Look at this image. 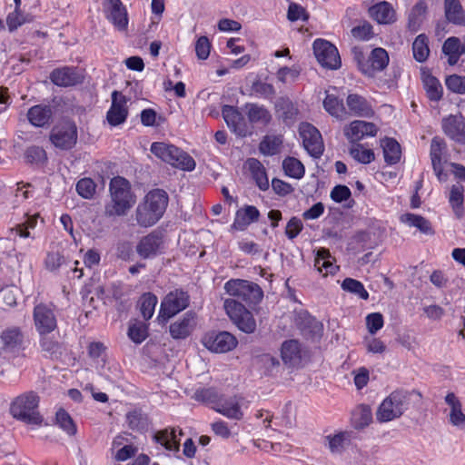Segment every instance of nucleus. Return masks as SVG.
I'll return each instance as SVG.
<instances>
[{"mask_svg":"<svg viewBox=\"0 0 465 465\" xmlns=\"http://www.w3.org/2000/svg\"><path fill=\"white\" fill-rule=\"evenodd\" d=\"M194 398L196 401L204 403H217L218 395L213 389L208 388L196 391Z\"/></svg>","mask_w":465,"mask_h":465,"instance_id":"obj_64","label":"nucleus"},{"mask_svg":"<svg viewBox=\"0 0 465 465\" xmlns=\"http://www.w3.org/2000/svg\"><path fill=\"white\" fill-rule=\"evenodd\" d=\"M244 112L251 124H261L267 125L272 120V114L264 105H260L254 103H247L244 105Z\"/></svg>","mask_w":465,"mask_h":465,"instance_id":"obj_29","label":"nucleus"},{"mask_svg":"<svg viewBox=\"0 0 465 465\" xmlns=\"http://www.w3.org/2000/svg\"><path fill=\"white\" fill-rule=\"evenodd\" d=\"M446 86L456 94H465V76L452 74L446 78Z\"/></svg>","mask_w":465,"mask_h":465,"instance_id":"obj_59","label":"nucleus"},{"mask_svg":"<svg viewBox=\"0 0 465 465\" xmlns=\"http://www.w3.org/2000/svg\"><path fill=\"white\" fill-rule=\"evenodd\" d=\"M0 338L5 350L14 351L21 347L24 336L19 328L12 327L5 330Z\"/></svg>","mask_w":465,"mask_h":465,"instance_id":"obj_36","label":"nucleus"},{"mask_svg":"<svg viewBox=\"0 0 465 465\" xmlns=\"http://www.w3.org/2000/svg\"><path fill=\"white\" fill-rule=\"evenodd\" d=\"M96 184L90 178H83L76 183V191L84 199H91L95 193Z\"/></svg>","mask_w":465,"mask_h":465,"instance_id":"obj_57","label":"nucleus"},{"mask_svg":"<svg viewBox=\"0 0 465 465\" xmlns=\"http://www.w3.org/2000/svg\"><path fill=\"white\" fill-rule=\"evenodd\" d=\"M259 362L264 370V374L272 376L280 371L281 364L277 358L270 354H262L259 358Z\"/></svg>","mask_w":465,"mask_h":465,"instance_id":"obj_55","label":"nucleus"},{"mask_svg":"<svg viewBox=\"0 0 465 465\" xmlns=\"http://www.w3.org/2000/svg\"><path fill=\"white\" fill-rule=\"evenodd\" d=\"M27 119L35 127H47L50 125L54 116V111L49 104H36L29 108Z\"/></svg>","mask_w":465,"mask_h":465,"instance_id":"obj_19","label":"nucleus"},{"mask_svg":"<svg viewBox=\"0 0 465 465\" xmlns=\"http://www.w3.org/2000/svg\"><path fill=\"white\" fill-rule=\"evenodd\" d=\"M447 146L442 138L438 136L434 137L430 143V155L431 159L432 167L437 168V164L442 163V158L446 153Z\"/></svg>","mask_w":465,"mask_h":465,"instance_id":"obj_48","label":"nucleus"},{"mask_svg":"<svg viewBox=\"0 0 465 465\" xmlns=\"http://www.w3.org/2000/svg\"><path fill=\"white\" fill-rule=\"evenodd\" d=\"M157 304V298L153 293H144L140 300V311L145 320L152 318L154 308Z\"/></svg>","mask_w":465,"mask_h":465,"instance_id":"obj_52","label":"nucleus"},{"mask_svg":"<svg viewBox=\"0 0 465 465\" xmlns=\"http://www.w3.org/2000/svg\"><path fill=\"white\" fill-rule=\"evenodd\" d=\"M413 56L416 61L422 63L427 60L430 49L428 46V37L421 34L419 35L412 44Z\"/></svg>","mask_w":465,"mask_h":465,"instance_id":"obj_46","label":"nucleus"},{"mask_svg":"<svg viewBox=\"0 0 465 465\" xmlns=\"http://www.w3.org/2000/svg\"><path fill=\"white\" fill-rule=\"evenodd\" d=\"M389 61L390 58L387 51L381 47H377L371 52L367 62L359 61L358 64L361 71L364 74L373 76L377 72L384 70Z\"/></svg>","mask_w":465,"mask_h":465,"instance_id":"obj_15","label":"nucleus"},{"mask_svg":"<svg viewBox=\"0 0 465 465\" xmlns=\"http://www.w3.org/2000/svg\"><path fill=\"white\" fill-rule=\"evenodd\" d=\"M282 168L286 175L294 179H301L305 173L302 162L294 157L285 158L282 162Z\"/></svg>","mask_w":465,"mask_h":465,"instance_id":"obj_45","label":"nucleus"},{"mask_svg":"<svg viewBox=\"0 0 465 465\" xmlns=\"http://www.w3.org/2000/svg\"><path fill=\"white\" fill-rule=\"evenodd\" d=\"M224 310L230 320L239 330L245 333H252L256 330V322L250 311L235 299H226Z\"/></svg>","mask_w":465,"mask_h":465,"instance_id":"obj_7","label":"nucleus"},{"mask_svg":"<svg viewBox=\"0 0 465 465\" xmlns=\"http://www.w3.org/2000/svg\"><path fill=\"white\" fill-rule=\"evenodd\" d=\"M442 129L450 139L460 143L465 142V125L461 115H449L444 118Z\"/></svg>","mask_w":465,"mask_h":465,"instance_id":"obj_22","label":"nucleus"},{"mask_svg":"<svg viewBox=\"0 0 465 465\" xmlns=\"http://www.w3.org/2000/svg\"><path fill=\"white\" fill-rule=\"evenodd\" d=\"M39 397L34 391L18 396L11 404L10 412L14 418L27 424L39 425L43 418L38 411Z\"/></svg>","mask_w":465,"mask_h":465,"instance_id":"obj_4","label":"nucleus"},{"mask_svg":"<svg viewBox=\"0 0 465 465\" xmlns=\"http://www.w3.org/2000/svg\"><path fill=\"white\" fill-rule=\"evenodd\" d=\"M281 356L285 364L294 366L301 361L300 343L295 340L285 341L281 348Z\"/></svg>","mask_w":465,"mask_h":465,"instance_id":"obj_33","label":"nucleus"},{"mask_svg":"<svg viewBox=\"0 0 465 465\" xmlns=\"http://www.w3.org/2000/svg\"><path fill=\"white\" fill-rule=\"evenodd\" d=\"M324 109L333 117L343 119L346 115L345 107L341 100L332 94H327L323 100Z\"/></svg>","mask_w":465,"mask_h":465,"instance_id":"obj_43","label":"nucleus"},{"mask_svg":"<svg viewBox=\"0 0 465 465\" xmlns=\"http://www.w3.org/2000/svg\"><path fill=\"white\" fill-rule=\"evenodd\" d=\"M223 116L228 127L239 136H245L248 133L247 125L242 114L233 106L224 105L222 110Z\"/></svg>","mask_w":465,"mask_h":465,"instance_id":"obj_20","label":"nucleus"},{"mask_svg":"<svg viewBox=\"0 0 465 465\" xmlns=\"http://www.w3.org/2000/svg\"><path fill=\"white\" fill-rule=\"evenodd\" d=\"M107 18L118 30H124L128 25L127 12L120 0H108Z\"/></svg>","mask_w":465,"mask_h":465,"instance_id":"obj_26","label":"nucleus"},{"mask_svg":"<svg viewBox=\"0 0 465 465\" xmlns=\"http://www.w3.org/2000/svg\"><path fill=\"white\" fill-rule=\"evenodd\" d=\"M64 262V257L59 252H50L45 260V268L54 272L58 270Z\"/></svg>","mask_w":465,"mask_h":465,"instance_id":"obj_60","label":"nucleus"},{"mask_svg":"<svg viewBox=\"0 0 465 465\" xmlns=\"http://www.w3.org/2000/svg\"><path fill=\"white\" fill-rule=\"evenodd\" d=\"M283 143L282 135H265L259 144V150L263 155L272 156L280 153Z\"/></svg>","mask_w":465,"mask_h":465,"instance_id":"obj_37","label":"nucleus"},{"mask_svg":"<svg viewBox=\"0 0 465 465\" xmlns=\"http://www.w3.org/2000/svg\"><path fill=\"white\" fill-rule=\"evenodd\" d=\"M328 448L332 454H341L350 443V434L341 431L334 435L325 437Z\"/></svg>","mask_w":465,"mask_h":465,"instance_id":"obj_41","label":"nucleus"},{"mask_svg":"<svg viewBox=\"0 0 465 465\" xmlns=\"http://www.w3.org/2000/svg\"><path fill=\"white\" fill-rule=\"evenodd\" d=\"M50 79L55 85L67 87L82 83L83 76L75 68L63 67L54 69L50 74Z\"/></svg>","mask_w":465,"mask_h":465,"instance_id":"obj_23","label":"nucleus"},{"mask_svg":"<svg viewBox=\"0 0 465 465\" xmlns=\"http://www.w3.org/2000/svg\"><path fill=\"white\" fill-rule=\"evenodd\" d=\"M383 316L379 312L368 314L366 317V325L371 334H375L383 327Z\"/></svg>","mask_w":465,"mask_h":465,"instance_id":"obj_63","label":"nucleus"},{"mask_svg":"<svg viewBox=\"0 0 465 465\" xmlns=\"http://www.w3.org/2000/svg\"><path fill=\"white\" fill-rule=\"evenodd\" d=\"M378 128L372 123L355 120L344 127V135L351 143H358L359 141L369 136H375Z\"/></svg>","mask_w":465,"mask_h":465,"instance_id":"obj_17","label":"nucleus"},{"mask_svg":"<svg viewBox=\"0 0 465 465\" xmlns=\"http://www.w3.org/2000/svg\"><path fill=\"white\" fill-rule=\"evenodd\" d=\"M195 325V314L192 312H188L183 318L170 325V334L175 340L185 339L192 333Z\"/></svg>","mask_w":465,"mask_h":465,"instance_id":"obj_21","label":"nucleus"},{"mask_svg":"<svg viewBox=\"0 0 465 465\" xmlns=\"http://www.w3.org/2000/svg\"><path fill=\"white\" fill-rule=\"evenodd\" d=\"M34 322L40 336L47 335L57 327V320L51 305L36 304L34 308Z\"/></svg>","mask_w":465,"mask_h":465,"instance_id":"obj_12","label":"nucleus"},{"mask_svg":"<svg viewBox=\"0 0 465 465\" xmlns=\"http://www.w3.org/2000/svg\"><path fill=\"white\" fill-rule=\"evenodd\" d=\"M422 81L428 98L431 101H440L443 94L440 81L431 74L424 75Z\"/></svg>","mask_w":465,"mask_h":465,"instance_id":"obj_44","label":"nucleus"},{"mask_svg":"<svg viewBox=\"0 0 465 465\" xmlns=\"http://www.w3.org/2000/svg\"><path fill=\"white\" fill-rule=\"evenodd\" d=\"M401 221L411 227L417 228L422 233L428 235H431L434 233L430 223L420 215L414 213H406L401 217Z\"/></svg>","mask_w":465,"mask_h":465,"instance_id":"obj_39","label":"nucleus"},{"mask_svg":"<svg viewBox=\"0 0 465 465\" xmlns=\"http://www.w3.org/2000/svg\"><path fill=\"white\" fill-rule=\"evenodd\" d=\"M202 343L212 352L225 353L236 348L238 341L229 331H209L202 338Z\"/></svg>","mask_w":465,"mask_h":465,"instance_id":"obj_9","label":"nucleus"},{"mask_svg":"<svg viewBox=\"0 0 465 465\" xmlns=\"http://www.w3.org/2000/svg\"><path fill=\"white\" fill-rule=\"evenodd\" d=\"M314 55L319 64L328 69H338L341 66V57L337 48L330 42L316 39L313 42Z\"/></svg>","mask_w":465,"mask_h":465,"instance_id":"obj_10","label":"nucleus"},{"mask_svg":"<svg viewBox=\"0 0 465 465\" xmlns=\"http://www.w3.org/2000/svg\"><path fill=\"white\" fill-rule=\"evenodd\" d=\"M384 160L388 164H395L401 159V145L393 138H385L381 141Z\"/></svg>","mask_w":465,"mask_h":465,"instance_id":"obj_38","label":"nucleus"},{"mask_svg":"<svg viewBox=\"0 0 465 465\" xmlns=\"http://www.w3.org/2000/svg\"><path fill=\"white\" fill-rule=\"evenodd\" d=\"M150 150L157 158L176 168L184 171H193L195 168L193 158L173 144L154 142Z\"/></svg>","mask_w":465,"mask_h":465,"instance_id":"obj_3","label":"nucleus"},{"mask_svg":"<svg viewBox=\"0 0 465 465\" xmlns=\"http://www.w3.org/2000/svg\"><path fill=\"white\" fill-rule=\"evenodd\" d=\"M347 105L350 111L358 116H371L373 114L372 108L369 102L363 97L356 94H349L347 97Z\"/></svg>","mask_w":465,"mask_h":465,"instance_id":"obj_32","label":"nucleus"},{"mask_svg":"<svg viewBox=\"0 0 465 465\" xmlns=\"http://www.w3.org/2000/svg\"><path fill=\"white\" fill-rule=\"evenodd\" d=\"M77 126L74 121L63 120L52 128L50 142L58 149L70 150L77 142Z\"/></svg>","mask_w":465,"mask_h":465,"instance_id":"obj_8","label":"nucleus"},{"mask_svg":"<svg viewBox=\"0 0 465 465\" xmlns=\"http://www.w3.org/2000/svg\"><path fill=\"white\" fill-rule=\"evenodd\" d=\"M445 402L450 406L449 420L452 426L465 432V414L461 410V402L453 392L445 396Z\"/></svg>","mask_w":465,"mask_h":465,"instance_id":"obj_28","label":"nucleus"},{"mask_svg":"<svg viewBox=\"0 0 465 465\" xmlns=\"http://www.w3.org/2000/svg\"><path fill=\"white\" fill-rule=\"evenodd\" d=\"M299 131L308 153L314 158H320L323 153L324 145L319 130L311 124L303 123L300 125Z\"/></svg>","mask_w":465,"mask_h":465,"instance_id":"obj_13","label":"nucleus"},{"mask_svg":"<svg viewBox=\"0 0 465 465\" xmlns=\"http://www.w3.org/2000/svg\"><path fill=\"white\" fill-rule=\"evenodd\" d=\"M251 90L252 94L265 99H272L275 94V88L272 84L262 81H254Z\"/></svg>","mask_w":465,"mask_h":465,"instance_id":"obj_56","label":"nucleus"},{"mask_svg":"<svg viewBox=\"0 0 465 465\" xmlns=\"http://www.w3.org/2000/svg\"><path fill=\"white\" fill-rule=\"evenodd\" d=\"M37 215L27 217L25 223L16 225L13 231L15 232V234L22 238L30 237L29 229H34L37 223Z\"/></svg>","mask_w":465,"mask_h":465,"instance_id":"obj_61","label":"nucleus"},{"mask_svg":"<svg viewBox=\"0 0 465 465\" xmlns=\"http://www.w3.org/2000/svg\"><path fill=\"white\" fill-rule=\"evenodd\" d=\"M463 192L464 187L460 183L453 184L450 192L449 202L458 217L461 215L462 212Z\"/></svg>","mask_w":465,"mask_h":465,"instance_id":"obj_49","label":"nucleus"},{"mask_svg":"<svg viewBox=\"0 0 465 465\" xmlns=\"http://www.w3.org/2000/svg\"><path fill=\"white\" fill-rule=\"evenodd\" d=\"M351 156L361 163H370L374 160V153L371 149H366L362 144L352 143L350 149Z\"/></svg>","mask_w":465,"mask_h":465,"instance_id":"obj_50","label":"nucleus"},{"mask_svg":"<svg viewBox=\"0 0 465 465\" xmlns=\"http://www.w3.org/2000/svg\"><path fill=\"white\" fill-rule=\"evenodd\" d=\"M260 217L259 210L253 205H245L237 210L232 227L237 231H244L252 223Z\"/></svg>","mask_w":465,"mask_h":465,"instance_id":"obj_27","label":"nucleus"},{"mask_svg":"<svg viewBox=\"0 0 465 465\" xmlns=\"http://www.w3.org/2000/svg\"><path fill=\"white\" fill-rule=\"evenodd\" d=\"M213 408L215 411L229 419L240 420L243 417L241 405L235 398H230L223 401L217 402Z\"/></svg>","mask_w":465,"mask_h":465,"instance_id":"obj_30","label":"nucleus"},{"mask_svg":"<svg viewBox=\"0 0 465 465\" xmlns=\"http://www.w3.org/2000/svg\"><path fill=\"white\" fill-rule=\"evenodd\" d=\"M190 297L183 290L170 292L163 300L160 309V317L164 321L183 311L189 305Z\"/></svg>","mask_w":465,"mask_h":465,"instance_id":"obj_11","label":"nucleus"},{"mask_svg":"<svg viewBox=\"0 0 465 465\" xmlns=\"http://www.w3.org/2000/svg\"><path fill=\"white\" fill-rule=\"evenodd\" d=\"M126 103L127 99L122 93L118 91L112 93V105L106 114V119L111 125H119L126 120L128 115Z\"/></svg>","mask_w":465,"mask_h":465,"instance_id":"obj_18","label":"nucleus"},{"mask_svg":"<svg viewBox=\"0 0 465 465\" xmlns=\"http://www.w3.org/2000/svg\"><path fill=\"white\" fill-rule=\"evenodd\" d=\"M110 200L105 203L104 215L106 218L125 216L136 203V196L132 191L130 182L116 176L109 183Z\"/></svg>","mask_w":465,"mask_h":465,"instance_id":"obj_1","label":"nucleus"},{"mask_svg":"<svg viewBox=\"0 0 465 465\" xmlns=\"http://www.w3.org/2000/svg\"><path fill=\"white\" fill-rule=\"evenodd\" d=\"M444 9L449 22L465 25V13L459 0H444Z\"/></svg>","mask_w":465,"mask_h":465,"instance_id":"obj_34","label":"nucleus"},{"mask_svg":"<svg viewBox=\"0 0 465 465\" xmlns=\"http://www.w3.org/2000/svg\"><path fill=\"white\" fill-rule=\"evenodd\" d=\"M341 288L346 292L358 295L360 298L363 300H367L369 298V293L365 290L363 284L360 281H357L355 279H344L341 283Z\"/></svg>","mask_w":465,"mask_h":465,"instance_id":"obj_53","label":"nucleus"},{"mask_svg":"<svg viewBox=\"0 0 465 465\" xmlns=\"http://www.w3.org/2000/svg\"><path fill=\"white\" fill-rule=\"evenodd\" d=\"M168 205V195L161 189L150 191L135 209V221L141 227L154 225L163 215Z\"/></svg>","mask_w":465,"mask_h":465,"instance_id":"obj_2","label":"nucleus"},{"mask_svg":"<svg viewBox=\"0 0 465 465\" xmlns=\"http://www.w3.org/2000/svg\"><path fill=\"white\" fill-rule=\"evenodd\" d=\"M56 424L68 435L73 436L76 433V425L73 419L64 409H59L55 416Z\"/></svg>","mask_w":465,"mask_h":465,"instance_id":"obj_51","label":"nucleus"},{"mask_svg":"<svg viewBox=\"0 0 465 465\" xmlns=\"http://www.w3.org/2000/svg\"><path fill=\"white\" fill-rule=\"evenodd\" d=\"M183 432L180 430L177 435V429L173 427H168L163 430H159L154 432L153 440L155 443L163 447L169 453L176 455L180 450V440L179 436H182Z\"/></svg>","mask_w":465,"mask_h":465,"instance_id":"obj_16","label":"nucleus"},{"mask_svg":"<svg viewBox=\"0 0 465 465\" xmlns=\"http://www.w3.org/2000/svg\"><path fill=\"white\" fill-rule=\"evenodd\" d=\"M372 420L371 410L368 405H360L351 413V423L355 429H363Z\"/></svg>","mask_w":465,"mask_h":465,"instance_id":"obj_40","label":"nucleus"},{"mask_svg":"<svg viewBox=\"0 0 465 465\" xmlns=\"http://www.w3.org/2000/svg\"><path fill=\"white\" fill-rule=\"evenodd\" d=\"M351 35L358 40H369L373 35L372 26L369 23L363 22L351 29Z\"/></svg>","mask_w":465,"mask_h":465,"instance_id":"obj_62","label":"nucleus"},{"mask_svg":"<svg viewBox=\"0 0 465 465\" xmlns=\"http://www.w3.org/2000/svg\"><path fill=\"white\" fill-rule=\"evenodd\" d=\"M275 112L285 124H292L299 114L297 105L287 96H280L274 104Z\"/></svg>","mask_w":465,"mask_h":465,"instance_id":"obj_24","label":"nucleus"},{"mask_svg":"<svg viewBox=\"0 0 465 465\" xmlns=\"http://www.w3.org/2000/svg\"><path fill=\"white\" fill-rule=\"evenodd\" d=\"M25 158L30 163H41L46 160L45 151L39 146L28 147L25 152Z\"/></svg>","mask_w":465,"mask_h":465,"instance_id":"obj_58","label":"nucleus"},{"mask_svg":"<svg viewBox=\"0 0 465 465\" xmlns=\"http://www.w3.org/2000/svg\"><path fill=\"white\" fill-rule=\"evenodd\" d=\"M370 16L381 25H391L396 20V12L392 5L386 2H380L369 8Z\"/></svg>","mask_w":465,"mask_h":465,"instance_id":"obj_25","label":"nucleus"},{"mask_svg":"<svg viewBox=\"0 0 465 465\" xmlns=\"http://www.w3.org/2000/svg\"><path fill=\"white\" fill-rule=\"evenodd\" d=\"M411 393L398 390L391 392L378 408L376 418L380 422H387L400 418L410 405Z\"/></svg>","mask_w":465,"mask_h":465,"instance_id":"obj_5","label":"nucleus"},{"mask_svg":"<svg viewBox=\"0 0 465 465\" xmlns=\"http://www.w3.org/2000/svg\"><path fill=\"white\" fill-rule=\"evenodd\" d=\"M314 266L317 271L323 275L333 274L336 272L337 266L331 261V253L325 248H320L316 252Z\"/></svg>","mask_w":465,"mask_h":465,"instance_id":"obj_35","label":"nucleus"},{"mask_svg":"<svg viewBox=\"0 0 465 465\" xmlns=\"http://www.w3.org/2000/svg\"><path fill=\"white\" fill-rule=\"evenodd\" d=\"M164 248L161 232L153 231L142 237L136 244L135 251L143 259H153L163 252Z\"/></svg>","mask_w":465,"mask_h":465,"instance_id":"obj_14","label":"nucleus"},{"mask_svg":"<svg viewBox=\"0 0 465 465\" xmlns=\"http://www.w3.org/2000/svg\"><path fill=\"white\" fill-rule=\"evenodd\" d=\"M224 290L227 294L248 305L259 303L263 297L262 288L257 283L246 280L232 279L224 284Z\"/></svg>","mask_w":465,"mask_h":465,"instance_id":"obj_6","label":"nucleus"},{"mask_svg":"<svg viewBox=\"0 0 465 465\" xmlns=\"http://www.w3.org/2000/svg\"><path fill=\"white\" fill-rule=\"evenodd\" d=\"M460 39L455 36L449 37L443 44L442 52L448 56L450 65L458 63L460 58Z\"/></svg>","mask_w":465,"mask_h":465,"instance_id":"obj_47","label":"nucleus"},{"mask_svg":"<svg viewBox=\"0 0 465 465\" xmlns=\"http://www.w3.org/2000/svg\"><path fill=\"white\" fill-rule=\"evenodd\" d=\"M126 421L131 430L143 432L149 427V420L141 410H134L126 414Z\"/></svg>","mask_w":465,"mask_h":465,"instance_id":"obj_42","label":"nucleus"},{"mask_svg":"<svg viewBox=\"0 0 465 465\" xmlns=\"http://www.w3.org/2000/svg\"><path fill=\"white\" fill-rule=\"evenodd\" d=\"M127 335L134 343L140 344L148 336L147 326L141 322L132 323L129 325Z\"/></svg>","mask_w":465,"mask_h":465,"instance_id":"obj_54","label":"nucleus"},{"mask_svg":"<svg viewBox=\"0 0 465 465\" xmlns=\"http://www.w3.org/2000/svg\"><path fill=\"white\" fill-rule=\"evenodd\" d=\"M246 164L257 186L262 191H266L269 188V180L262 163L255 158H250L247 160Z\"/></svg>","mask_w":465,"mask_h":465,"instance_id":"obj_31","label":"nucleus"}]
</instances>
